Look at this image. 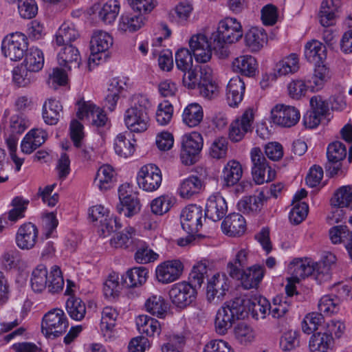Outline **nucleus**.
I'll use <instances>...</instances> for the list:
<instances>
[{
    "label": "nucleus",
    "mask_w": 352,
    "mask_h": 352,
    "mask_svg": "<svg viewBox=\"0 0 352 352\" xmlns=\"http://www.w3.org/2000/svg\"><path fill=\"white\" fill-rule=\"evenodd\" d=\"M333 337L331 334L324 332L314 333L309 341V349L311 352H328L333 344Z\"/></svg>",
    "instance_id": "obj_39"
},
{
    "label": "nucleus",
    "mask_w": 352,
    "mask_h": 352,
    "mask_svg": "<svg viewBox=\"0 0 352 352\" xmlns=\"http://www.w3.org/2000/svg\"><path fill=\"white\" fill-rule=\"evenodd\" d=\"M183 270L184 265L179 260L166 261L157 267L156 277L163 284H168L179 279Z\"/></svg>",
    "instance_id": "obj_15"
},
{
    "label": "nucleus",
    "mask_w": 352,
    "mask_h": 352,
    "mask_svg": "<svg viewBox=\"0 0 352 352\" xmlns=\"http://www.w3.org/2000/svg\"><path fill=\"white\" fill-rule=\"evenodd\" d=\"M148 270L144 267H137L129 270L122 276L123 285L126 287H136L143 285L148 276Z\"/></svg>",
    "instance_id": "obj_34"
},
{
    "label": "nucleus",
    "mask_w": 352,
    "mask_h": 352,
    "mask_svg": "<svg viewBox=\"0 0 352 352\" xmlns=\"http://www.w3.org/2000/svg\"><path fill=\"white\" fill-rule=\"evenodd\" d=\"M76 115L79 119L87 118L96 126H104L107 120L103 111L90 102H84L80 105Z\"/></svg>",
    "instance_id": "obj_23"
},
{
    "label": "nucleus",
    "mask_w": 352,
    "mask_h": 352,
    "mask_svg": "<svg viewBox=\"0 0 352 352\" xmlns=\"http://www.w3.org/2000/svg\"><path fill=\"white\" fill-rule=\"evenodd\" d=\"M342 3L340 0H323L321 3L318 17L320 24L325 28L333 25Z\"/></svg>",
    "instance_id": "obj_24"
},
{
    "label": "nucleus",
    "mask_w": 352,
    "mask_h": 352,
    "mask_svg": "<svg viewBox=\"0 0 352 352\" xmlns=\"http://www.w3.org/2000/svg\"><path fill=\"white\" fill-rule=\"evenodd\" d=\"M245 89V83L239 76L230 80L226 89V100L230 107H236L242 101Z\"/></svg>",
    "instance_id": "obj_26"
},
{
    "label": "nucleus",
    "mask_w": 352,
    "mask_h": 352,
    "mask_svg": "<svg viewBox=\"0 0 352 352\" xmlns=\"http://www.w3.org/2000/svg\"><path fill=\"white\" fill-rule=\"evenodd\" d=\"M243 36L241 23L234 17H226L219 22L217 30L212 34L214 40V51L220 58H225L229 55L226 43H234Z\"/></svg>",
    "instance_id": "obj_2"
},
{
    "label": "nucleus",
    "mask_w": 352,
    "mask_h": 352,
    "mask_svg": "<svg viewBox=\"0 0 352 352\" xmlns=\"http://www.w3.org/2000/svg\"><path fill=\"white\" fill-rule=\"evenodd\" d=\"M66 309L70 318L74 320H82L86 314L85 302L79 298L72 296L66 302Z\"/></svg>",
    "instance_id": "obj_52"
},
{
    "label": "nucleus",
    "mask_w": 352,
    "mask_h": 352,
    "mask_svg": "<svg viewBox=\"0 0 352 352\" xmlns=\"http://www.w3.org/2000/svg\"><path fill=\"white\" fill-rule=\"evenodd\" d=\"M204 117L201 106L196 102L187 105L182 113L183 122L189 127H195L200 124Z\"/></svg>",
    "instance_id": "obj_42"
},
{
    "label": "nucleus",
    "mask_w": 352,
    "mask_h": 352,
    "mask_svg": "<svg viewBox=\"0 0 352 352\" xmlns=\"http://www.w3.org/2000/svg\"><path fill=\"white\" fill-rule=\"evenodd\" d=\"M138 331L146 336L153 337L159 335L161 331L160 322L147 315H140L135 318Z\"/></svg>",
    "instance_id": "obj_32"
},
{
    "label": "nucleus",
    "mask_w": 352,
    "mask_h": 352,
    "mask_svg": "<svg viewBox=\"0 0 352 352\" xmlns=\"http://www.w3.org/2000/svg\"><path fill=\"white\" fill-rule=\"evenodd\" d=\"M339 303L340 300L338 298L331 295H325L320 298L318 309L322 315L330 316L338 312Z\"/></svg>",
    "instance_id": "obj_60"
},
{
    "label": "nucleus",
    "mask_w": 352,
    "mask_h": 352,
    "mask_svg": "<svg viewBox=\"0 0 352 352\" xmlns=\"http://www.w3.org/2000/svg\"><path fill=\"white\" fill-rule=\"evenodd\" d=\"M38 230L32 223H25L17 230L15 242L17 247L22 250L32 249L38 240Z\"/></svg>",
    "instance_id": "obj_17"
},
{
    "label": "nucleus",
    "mask_w": 352,
    "mask_h": 352,
    "mask_svg": "<svg viewBox=\"0 0 352 352\" xmlns=\"http://www.w3.org/2000/svg\"><path fill=\"white\" fill-rule=\"evenodd\" d=\"M271 118L275 124L289 128L298 122L300 113L294 106L278 104L271 110Z\"/></svg>",
    "instance_id": "obj_10"
},
{
    "label": "nucleus",
    "mask_w": 352,
    "mask_h": 352,
    "mask_svg": "<svg viewBox=\"0 0 352 352\" xmlns=\"http://www.w3.org/2000/svg\"><path fill=\"white\" fill-rule=\"evenodd\" d=\"M197 294L196 288L186 281L173 284L168 292L173 305L181 309L186 308L192 303L197 298Z\"/></svg>",
    "instance_id": "obj_6"
},
{
    "label": "nucleus",
    "mask_w": 352,
    "mask_h": 352,
    "mask_svg": "<svg viewBox=\"0 0 352 352\" xmlns=\"http://www.w3.org/2000/svg\"><path fill=\"white\" fill-rule=\"evenodd\" d=\"M202 187L201 181L197 176H190L184 179L178 188L179 195L185 199H189L200 192Z\"/></svg>",
    "instance_id": "obj_47"
},
{
    "label": "nucleus",
    "mask_w": 352,
    "mask_h": 352,
    "mask_svg": "<svg viewBox=\"0 0 352 352\" xmlns=\"http://www.w3.org/2000/svg\"><path fill=\"white\" fill-rule=\"evenodd\" d=\"M245 42L252 52H258L267 43V35L263 28L252 27L245 34Z\"/></svg>",
    "instance_id": "obj_31"
},
{
    "label": "nucleus",
    "mask_w": 352,
    "mask_h": 352,
    "mask_svg": "<svg viewBox=\"0 0 352 352\" xmlns=\"http://www.w3.org/2000/svg\"><path fill=\"white\" fill-rule=\"evenodd\" d=\"M267 200L264 191H261L257 196L245 197L238 203L239 210L243 213H250L259 211L263 202Z\"/></svg>",
    "instance_id": "obj_45"
},
{
    "label": "nucleus",
    "mask_w": 352,
    "mask_h": 352,
    "mask_svg": "<svg viewBox=\"0 0 352 352\" xmlns=\"http://www.w3.org/2000/svg\"><path fill=\"white\" fill-rule=\"evenodd\" d=\"M57 60L58 65L65 69L78 68L80 60L79 51L74 45L64 46L57 55Z\"/></svg>",
    "instance_id": "obj_27"
},
{
    "label": "nucleus",
    "mask_w": 352,
    "mask_h": 352,
    "mask_svg": "<svg viewBox=\"0 0 352 352\" xmlns=\"http://www.w3.org/2000/svg\"><path fill=\"white\" fill-rule=\"evenodd\" d=\"M232 67L234 72L251 77L256 74L257 63L253 56L243 55L234 59L232 63Z\"/></svg>",
    "instance_id": "obj_30"
},
{
    "label": "nucleus",
    "mask_w": 352,
    "mask_h": 352,
    "mask_svg": "<svg viewBox=\"0 0 352 352\" xmlns=\"http://www.w3.org/2000/svg\"><path fill=\"white\" fill-rule=\"evenodd\" d=\"M47 270L43 265H38L32 272L30 283L34 292L41 293L47 287Z\"/></svg>",
    "instance_id": "obj_49"
},
{
    "label": "nucleus",
    "mask_w": 352,
    "mask_h": 352,
    "mask_svg": "<svg viewBox=\"0 0 352 352\" xmlns=\"http://www.w3.org/2000/svg\"><path fill=\"white\" fill-rule=\"evenodd\" d=\"M207 264L206 261H200L195 264L190 274L189 280L191 282L190 284L196 288V287H201L205 279L207 274Z\"/></svg>",
    "instance_id": "obj_61"
},
{
    "label": "nucleus",
    "mask_w": 352,
    "mask_h": 352,
    "mask_svg": "<svg viewBox=\"0 0 352 352\" xmlns=\"http://www.w3.org/2000/svg\"><path fill=\"white\" fill-rule=\"evenodd\" d=\"M120 3L117 0H109L102 5L98 11L100 19L106 24L112 23L120 12Z\"/></svg>",
    "instance_id": "obj_51"
},
{
    "label": "nucleus",
    "mask_w": 352,
    "mask_h": 352,
    "mask_svg": "<svg viewBox=\"0 0 352 352\" xmlns=\"http://www.w3.org/2000/svg\"><path fill=\"white\" fill-rule=\"evenodd\" d=\"M12 82L19 87H25L32 83L34 80L33 73L21 64L15 67L12 71Z\"/></svg>",
    "instance_id": "obj_57"
},
{
    "label": "nucleus",
    "mask_w": 352,
    "mask_h": 352,
    "mask_svg": "<svg viewBox=\"0 0 352 352\" xmlns=\"http://www.w3.org/2000/svg\"><path fill=\"white\" fill-rule=\"evenodd\" d=\"M145 18L142 14H122L119 20L118 29L122 32H134L144 25Z\"/></svg>",
    "instance_id": "obj_35"
},
{
    "label": "nucleus",
    "mask_w": 352,
    "mask_h": 352,
    "mask_svg": "<svg viewBox=\"0 0 352 352\" xmlns=\"http://www.w3.org/2000/svg\"><path fill=\"white\" fill-rule=\"evenodd\" d=\"M202 209L195 204L188 205L180 215L182 228L189 234H195L202 227Z\"/></svg>",
    "instance_id": "obj_13"
},
{
    "label": "nucleus",
    "mask_w": 352,
    "mask_h": 352,
    "mask_svg": "<svg viewBox=\"0 0 352 352\" xmlns=\"http://www.w3.org/2000/svg\"><path fill=\"white\" fill-rule=\"evenodd\" d=\"M135 140H129L122 133L118 134L114 141V149L116 154L126 158L135 151Z\"/></svg>",
    "instance_id": "obj_53"
},
{
    "label": "nucleus",
    "mask_w": 352,
    "mask_h": 352,
    "mask_svg": "<svg viewBox=\"0 0 352 352\" xmlns=\"http://www.w3.org/2000/svg\"><path fill=\"white\" fill-rule=\"evenodd\" d=\"M264 275V270L259 265H254L244 270L243 274L241 272V283L243 287L246 289L256 287Z\"/></svg>",
    "instance_id": "obj_37"
},
{
    "label": "nucleus",
    "mask_w": 352,
    "mask_h": 352,
    "mask_svg": "<svg viewBox=\"0 0 352 352\" xmlns=\"http://www.w3.org/2000/svg\"><path fill=\"white\" fill-rule=\"evenodd\" d=\"M119 274L116 272L109 274L107 279L104 283L103 293L107 298L117 297L123 285V281L120 283Z\"/></svg>",
    "instance_id": "obj_55"
},
{
    "label": "nucleus",
    "mask_w": 352,
    "mask_h": 352,
    "mask_svg": "<svg viewBox=\"0 0 352 352\" xmlns=\"http://www.w3.org/2000/svg\"><path fill=\"white\" fill-rule=\"evenodd\" d=\"M115 180V171L112 166L108 164L103 165L98 170L94 184L100 190H107L113 187Z\"/></svg>",
    "instance_id": "obj_38"
},
{
    "label": "nucleus",
    "mask_w": 352,
    "mask_h": 352,
    "mask_svg": "<svg viewBox=\"0 0 352 352\" xmlns=\"http://www.w3.org/2000/svg\"><path fill=\"white\" fill-rule=\"evenodd\" d=\"M135 234L136 230L134 228L127 226L111 239V246L115 248H129L134 243Z\"/></svg>",
    "instance_id": "obj_43"
},
{
    "label": "nucleus",
    "mask_w": 352,
    "mask_h": 352,
    "mask_svg": "<svg viewBox=\"0 0 352 352\" xmlns=\"http://www.w3.org/2000/svg\"><path fill=\"white\" fill-rule=\"evenodd\" d=\"M199 91L201 96L212 99L218 94V87L212 76V69L208 65L199 67Z\"/></svg>",
    "instance_id": "obj_19"
},
{
    "label": "nucleus",
    "mask_w": 352,
    "mask_h": 352,
    "mask_svg": "<svg viewBox=\"0 0 352 352\" xmlns=\"http://www.w3.org/2000/svg\"><path fill=\"white\" fill-rule=\"evenodd\" d=\"M189 46L197 62L205 63L210 60L214 43L212 45L206 35H193L189 41Z\"/></svg>",
    "instance_id": "obj_14"
},
{
    "label": "nucleus",
    "mask_w": 352,
    "mask_h": 352,
    "mask_svg": "<svg viewBox=\"0 0 352 352\" xmlns=\"http://www.w3.org/2000/svg\"><path fill=\"white\" fill-rule=\"evenodd\" d=\"M122 224L120 219L113 215H108L104 219H102L99 226V233L102 237L109 236L111 232L120 229Z\"/></svg>",
    "instance_id": "obj_64"
},
{
    "label": "nucleus",
    "mask_w": 352,
    "mask_h": 352,
    "mask_svg": "<svg viewBox=\"0 0 352 352\" xmlns=\"http://www.w3.org/2000/svg\"><path fill=\"white\" fill-rule=\"evenodd\" d=\"M243 175L241 164L235 160L229 161L223 169L222 178L226 186L237 184Z\"/></svg>",
    "instance_id": "obj_40"
},
{
    "label": "nucleus",
    "mask_w": 352,
    "mask_h": 352,
    "mask_svg": "<svg viewBox=\"0 0 352 352\" xmlns=\"http://www.w3.org/2000/svg\"><path fill=\"white\" fill-rule=\"evenodd\" d=\"M28 38L21 32H14L7 35L1 43V52L3 56L12 61L20 60L28 50Z\"/></svg>",
    "instance_id": "obj_5"
},
{
    "label": "nucleus",
    "mask_w": 352,
    "mask_h": 352,
    "mask_svg": "<svg viewBox=\"0 0 352 352\" xmlns=\"http://www.w3.org/2000/svg\"><path fill=\"white\" fill-rule=\"evenodd\" d=\"M118 196L122 205L121 207H117L118 212H123L126 217H131L138 213L140 210V201L132 194V189L129 184H122L119 187Z\"/></svg>",
    "instance_id": "obj_12"
},
{
    "label": "nucleus",
    "mask_w": 352,
    "mask_h": 352,
    "mask_svg": "<svg viewBox=\"0 0 352 352\" xmlns=\"http://www.w3.org/2000/svg\"><path fill=\"white\" fill-rule=\"evenodd\" d=\"M175 63L178 69L186 72L192 67V55L186 48L179 49L175 53Z\"/></svg>",
    "instance_id": "obj_62"
},
{
    "label": "nucleus",
    "mask_w": 352,
    "mask_h": 352,
    "mask_svg": "<svg viewBox=\"0 0 352 352\" xmlns=\"http://www.w3.org/2000/svg\"><path fill=\"white\" fill-rule=\"evenodd\" d=\"M29 204V200L22 197H16L12 201L13 206L8 214V219L12 222H16L25 217V212Z\"/></svg>",
    "instance_id": "obj_58"
},
{
    "label": "nucleus",
    "mask_w": 352,
    "mask_h": 352,
    "mask_svg": "<svg viewBox=\"0 0 352 352\" xmlns=\"http://www.w3.org/2000/svg\"><path fill=\"white\" fill-rule=\"evenodd\" d=\"M328 162L325 168L327 173L333 177L339 173H343L342 162L346 157V147L339 141L329 144L327 149Z\"/></svg>",
    "instance_id": "obj_9"
},
{
    "label": "nucleus",
    "mask_w": 352,
    "mask_h": 352,
    "mask_svg": "<svg viewBox=\"0 0 352 352\" xmlns=\"http://www.w3.org/2000/svg\"><path fill=\"white\" fill-rule=\"evenodd\" d=\"M204 140L202 135L198 132L185 134L182 138L181 159L186 165H192L196 157L202 150Z\"/></svg>",
    "instance_id": "obj_7"
},
{
    "label": "nucleus",
    "mask_w": 352,
    "mask_h": 352,
    "mask_svg": "<svg viewBox=\"0 0 352 352\" xmlns=\"http://www.w3.org/2000/svg\"><path fill=\"white\" fill-rule=\"evenodd\" d=\"M249 252L245 249L240 250L235 255L234 259L227 265V271L229 275L234 278H239L243 267L248 264Z\"/></svg>",
    "instance_id": "obj_44"
},
{
    "label": "nucleus",
    "mask_w": 352,
    "mask_h": 352,
    "mask_svg": "<svg viewBox=\"0 0 352 352\" xmlns=\"http://www.w3.org/2000/svg\"><path fill=\"white\" fill-rule=\"evenodd\" d=\"M288 271L291 275L290 282H299L300 280L316 273L315 263L310 258H295L289 265Z\"/></svg>",
    "instance_id": "obj_18"
},
{
    "label": "nucleus",
    "mask_w": 352,
    "mask_h": 352,
    "mask_svg": "<svg viewBox=\"0 0 352 352\" xmlns=\"http://www.w3.org/2000/svg\"><path fill=\"white\" fill-rule=\"evenodd\" d=\"M336 257L331 252H326L318 263H315L316 269V279L320 281L327 280L330 278V270L336 263Z\"/></svg>",
    "instance_id": "obj_48"
},
{
    "label": "nucleus",
    "mask_w": 352,
    "mask_h": 352,
    "mask_svg": "<svg viewBox=\"0 0 352 352\" xmlns=\"http://www.w3.org/2000/svg\"><path fill=\"white\" fill-rule=\"evenodd\" d=\"M299 69V58L297 54H291L276 63L275 75L285 76L296 72Z\"/></svg>",
    "instance_id": "obj_46"
},
{
    "label": "nucleus",
    "mask_w": 352,
    "mask_h": 352,
    "mask_svg": "<svg viewBox=\"0 0 352 352\" xmlns=\"http://www.w3.org/2000/svg\"><path fill=\"white\" fill-rule=\"evenodd\" d=\"M91 56L89 60L96 61L101 59L100 54L107 52L113 45V39L110 34L102 30L94 32L91 39Z\"/></svg>",
    "instance_id": "obj_20"
},
{
    "label": "nucleus",
    "mask_w": 352,
    "mask_h": 352,
    "mask_svg": "<svg viewBox=\"0 0 352 352\" xmlns=\"http://www.w3.org/2000/svg\"><path fill=\"white\" fill-rule=\"evenodd\" d=\"M254 114L253 109H246L241 116L236 118L230 124L229 138L234 142L241 141L249 132L252 131Z\"/></svg>",
    "instance_id": "obj_11"
},
{
    "label": "nucleus",
    "mask_w": 352,
    "mask_h": 352,
    "mask_svg": "<svg viewBox=\"0 0 352 352\" xmlns=\"http://www.w3.org/2000/svg\"><path fill=\"white\" fill-rule=\"evenodd\" d=\"M21 65L32 73L39 72L44 65L43 52L35 47L28 49Z\"/></svg>",
    "instance_id": "obj_33"
},
{
    "label": "nucleus",
    "mask_w": 352,
    "mask_h": 352,
    "mask_svg": "<svg viewBox=\"0 0 352 352\" xmlns=\"http://www.w3.org/2000/svg\"><path fill=\"white\" fill-rule=\"evenodd\" d=\"M331 204L334 206L344 207L352 210V186L347 185L340 187L331 199Z\"/></svg>",
    "instance_id": "obj_50"
},
{
    "label": "nucleus",
    "mask_w": 352,
    "mask_h": 352,
    "mask_svg": "<svg viewBox=\"0 0 352 352\" xmlns=\"http://www.w3.org/2000/svg\"><path fill=\"white\" fill-rule=\"evenodd\" d=\"M136 180L140 188L146 192L157 190L161 186L162 175L161 170L153 164L141 167L137 174Z\"/></svg>",
    "instance_id": "obj_8"
},
{
    "label": "nucleus",
    "mask_w": 352,
    "mask_h": 352,
    "mask_svg": "<svg viewBox=\"0 0 352 352\" xmlns=\"http://www.w3.org/2000/svg\"><path fill=\"white\" fill-rule=\"evenodd\" d=\"M229 289L228 278L225 274L217 273L208 281L206 297L208 301L212 302L215 298L221 300Z\"/></svg>",
    "instance_id": "obj_21"
},
{
    "label": "nucleus",
    "mask_w": 352,
    "mask_h": 352,
    "mask_svg": "<svg viewBox=\"0 0 352 352\" xmlns=\"http://www.w3.org/2000/svg\"><path fill=\"white\" fill-rule=\"evenodd\" d=\"M118 315V310L111 306L104 307L101 311L100 332L106 341H111L116 338L115 327Z\"/></svg>",
    "instance_id": "obj_16"
},
{
    "label": "nucleus",
    "mask_w": 352,
    "mask_h": 352,
    "mask_svg": "<svg viewBox=\"0 0 352 352\" xmlns=\"http://www.w3.org/2000/svg\"><path fill=\"white\" fill-rule=\"evenodd\" d=\"M62 109V105L58 100L49 99L45 101L42 112L44 122L49 125L56 124L60 119Z\"/></svg>",
    "instance_id": "obj_41"
},
{
    "label": "nucleus",
    "mask_w": 352,
    "mask_h": 352,
    "mask_svg": "<svg viewBox=\"0 0 352 352\" xmlns=\"http://www.w3.org/2000/svg\"><path fill=\"white\" fill-rule=\"evenodd\" d=\"M145 309L153 316L160 318H165L168 312V303L160 295H152L144 303Z\"/></svg>",
    "instance_id": "obj_36"
},
{
    "label": "nucleus",
    "mask_w": 352,
    "mask_h": 352,
    "mask_svg": "<svg viewBox=\"0 0 352 352\" xmlns=\"http://www.w3.org/2000/svg\"><path fill=\"white\" fill-rule=\"evenodd\" d=\"M305 58L315 65L320 66L326 58V47L318 40H311L306 43L304 51Z\"/></svg>",
    "instance_id": "obj_29"
},
{
    "label": "nucleus",
    "mask_w": 352,
    "mask_h": 352,
    "mask_svg": "<svg viewBox=\"0 0 352 352\" xmlns=\"http://www.w3.org/2000/svg\"><path fill=\"white\" fill-rule=\"evenodd\" d=\"M234 337L241 344L248 345L252 343L256 339V332L250 325L241 322L234 328Z\"/></svg>",
    "instance_id": "obj_54"
},
{
    "label": "nucleus",
    "mask_w": 352,
    "mask_h": 352,
    "mask_svg": "<svg viewBox=\"0 0 352 352\" xmlns=\"http://www.w3.org/2000/svg\"><path fill=\"white\" fill-rule=\"evenodd\" d=\"M246 223L244 217L239 213H232L227 216L221 223L224 234L230 236H238L245 232Z\"/></svg>",
    "instance_id": "obj_25"
},
{
    "label": "nucleus",
    "mask_w": 352,
    "mask_h": 352,
    "mask_svg": "<svg viewBox=\"0 0 352 352\" xmlns=\"http://www.w3.org/2000/svg\"><path fill=\"white\" fill-rule=\"evenodd\" d=\"M64 279L62 272L57 265H54L49 274H47V289L52 294L58 293L63 290Z\"/></svg>",
    "instance_id": "obj_56"
},
{
    "label": "nucleus",
    "mask_w": 352,
    "mask_h": 352,
    "mask_svg": "<svg viewBox=\"0 0 352 352\" xmlns=\"http://www.w3.org/2000/svg\"><path fill=\"white\" fill-rule=\"evenodd\" d=\"M227 210V203L219 193H214L208 197L205 210L206 217L218 221L226 215Z\"/></svg>",
    "instance_id": "obj_22"
},
{
    "label": "nucleus",
    "mask_w": 352,
    "mask_h": 352,
    "mask_svg": "<svg viewBox=\"0 0 352 352\" xmlns=\"http://www.w3.org/2000/svg\"><path fill=\"white\" fill-rule=\"evenodd\" d=\"M327 69L324 66H318L312 76L307 80L308 88L313 92L321 90L327 80Z\"/></svg>",
    "instance_id": "obj_59"
},
{
    "label": "nucleus",
    "mask_w": 352,
    "mask_h": 352,
    "mask_svg": "<svg viewBox=\"0 0 352 352\" xmlns=\"http://www.w3.org/2000/svg\"><path fill=\"white\" fill-rule=\"evenodd\" d=\"M68 326V320L63 310L56 308L43 316L41 331L45 337L54 338L63 334Z\"/></svg>",
    "instance_id": "obj_4"
},
{
    "label": "nucleus",
    "mask_w": 352,
    "mask_h": 352,
    "mask_svg": "<svg viewBox=\"0 0 352 352\" xmlns=\"http://www.w3.org/2000/svg\"><path fill=\"white\" fill-rule=\"evenodd\" d=\"M173 113L172 104L167 100L160 103L155 113L157 123L162 126L168 124L171 120Z\"/></svg>",
    "instance_id": "obj_63"
},
{
    "label": "nucleus",
    "mask_w": 352,
    "mask_h": 352,
    "mask_svg": "<svg viewBox=\"0 0 352 352\" xmlns=\"http://www.w3.org/2000/svg\"><path fill=\"white\" fill-rule=\"evenodd\" d=\"M149 98L143 94H135L131 98V104L124 112V122L133 133H143L149 126V112L152 109Z\"/></svg>",
    "instance_id": "obj_1"
},
{
    "label": "nucleus",
    "mask_w": 352,
    "mask_h": 352,
    "mask_svg": "<svg viewBox=\"0 0 352 352\" xmlns=\"http://www.w3.org/2000/svg\"><path fill=\"white\" fill-rule=\"evenodd\" d=\"M79 36L80 34L76 25L71 22H65L57 30L54 42L58 46L72 45L70 43Z\"/></svg>",
    "instance_id": "obj_28"
},
{
    "label": "nucleus",
    "mask_w": 352,
    "mask_h": 352,
    "mask_svg": "<svg viewBox=\"0 0 352 352\" xmlns=\"http://www.w3.org/2000/svg\"><path fill=\"white\" fill-rule=\"evenodd\" d=\"M244 297H236L226 302L217 311L215 328L218 333L223 335L230 329L236 320L243 317L247 303Z\"/></svg>",
    "instance_id": "obj_3"
}]
</instances>
